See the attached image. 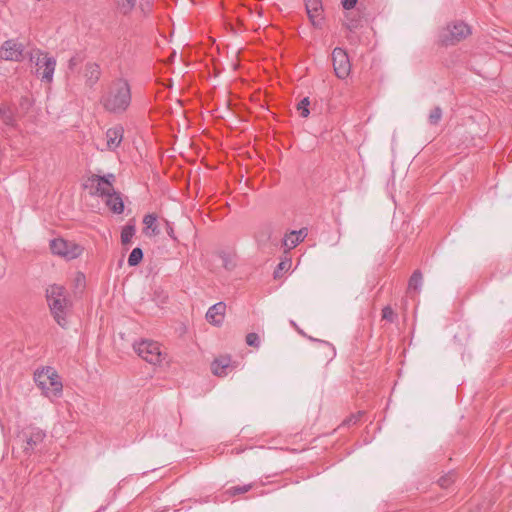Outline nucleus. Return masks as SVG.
<instances>
[{
  "mask_svg": "<svg viewBox=\"0 0 512 512\" xmlns=\"http://www.w3.org/2000/svg\"><path fill=\"white\" fill-rule=\"evenodd\" d=\"M101 75L100 66L95 62H88L85 65L84 77L86 84L89 87H93L99 80Z\"/></svg>",
  "mask_w": 512,
  "mask_h": 512,
  "instance_id": "14",
  "label": "nucleus"
},
{
  "mask_svg": "<svg viewBox=\"0 0 512 512\" xmlns=\"http://www.w3.org/2000/svg\"><path fill=\"white\" fill-rule=\"evenodd\" d=\"M342 6L346 10H350L355 7L357 0H341Z\"/></svg>",
  "mask_w": 512,
  "mask_h": 512,
  "instance_id": "35",
  "label": "nucleus"
},
{
  "mask_svg": "<svg viewBox=\"0 0 512 512\" xmlns=\"http://www.w3.org/2000/svg\"><path fill=\"white\" fill-rule=\"evenodd\" d=\"M286 265H287V263H286V262H280V263H279V265H278V268H279L280 270H283V269H285V268H286Z\"/></svg>",
  "mask_w": 512,
  "mask_h": 512,
  "instance_id": "38",
  "label": "nucleus"
},
{
  "mask_svg": "<svg viewBox=\"0 0 512 512\" xmlns=\"http://www.w3.org/2000/svg\"><path fill=\"white\" fill-rule=\"evenodd\" d=\"M311 24L315 28H321L324 22L323 7L306 10Z\"/></svg>",
  "mask_w": 512,
  "mask_h": 512,
  "instance_id": "20",
  "label": "nucleus"
},
{
  "mask_svg": "<svg viewBox=\"0 0 512 512\" xmlns=\"http://www.w3.org/2000/svg\"><path fill=\"white\" fill-rule=\"evenodd\" d=\"M510 57H511V59H512V53L510 54Z\"/></svg>",
  "mask_w": 512,
  "mask_h": 512,
  "instance_id": "41",
  "label": "nucleus"
},
{
  "mask_svg": "<svg viewBox=\"0 0 512 512\" xmlns=\"http://www.w3.org/2000/svg\"><path fill=\"white\" fill-rule=\"evenodd\" d=\"M309 105L310 101L308 97L303 98L298 104H297V111L300 114L301 117L306 118L308 117L310 111H309Z\"/></svg>",
  "mask_w": 512,
  "mask_h": 512,
  "instance_id": "25",
  "label": "nucleus"
},
{
  "mask_svg": "<svg viewBox=\"0 0 512 512\" xmlns=\"http://www.w3.org/2000/svg\"><path fill=\"white\" fill-rule=\"evenodd\" d=\"M166 225H167L166 231H167L168 236L171 237L172 239H176L174 230H173L172 226L170 225V223L167 222Z\"/></svg>",
  "mask_w": 512,
  "mask_h": 512,
  "instance_id": "37",
  "label": "nucleus"
},
{
  "mask_svg": "<svg viewBox=\"0 0 512 512\" xmlns=\"http://www.w3.org/2000/svg\"><path fill=\"white\" fill-rule=\"evenodd\" d=\"M231 359L229 356H221L215 359L211 364V370L216 376H226L227 370L230 368Z\"/></svg>",
  "mask_w": 512,
  "mask_h": 512,
  "instance_id": "15",
  "label": "nucleus"
},
{
  "mask_svg": "<svg viewBox=\"0 0 512 512\" xmlns=\"http://www.w3.org/2000/svg\"><path fill=\"white\" fill-rule=\"evenodd\" d=\"M131 100V86L128 80L118 78L110 84L107 92L102 95L100 103L107 112L122 114L129 108Z\"/></svg>",
  "mask_w": 512,
  "mask_h": 512,
  "instance_id": "1",
  "label": "nucleus"
},
{
  "mask_svg": "<svg viewBox=\"0 0 512 512\" xmlns=\"http://www.w3.org/2000/svg\"><path fill=\"white\" fill-rule=\"evenodd\" d=\"M0 116L6 125H13L14 118L12 113L6 108H0Z\"/></svg>",
  "mask_w": 512,
  "mask_h": 512,
  "instance_id": "29",
  "label": "nucleus"
},
{
  "mask_svg": "<svg viewBox=\"0 0 512 512\" xmlns=\"http://www.w3.org/2000/svg\"><path fill=\"white\" fill-rule=\"evenodd\" d=\"M252 488H253V484H246L243 486H234V487L229 488L227 490V493L230 494L231 496H234L237 494L246 493V492L250 491Z\"/></svg>",
  "mask_w": 512,
  "mask_h": 512,
  "instance_id": "26",
  "label": "nucleus"
},
{
  "mask_svg": "<svg viewBox=\"0 0 512 512\" xmlns=\"http://www.w3.org/2000/svg\"><path fill=\"white\" fill-rule=\"evenodd\" d=\"M290 323H291L292 326L297 328L296 323L294 321H291Z\"/></svg>",
  "mask_w": 512,
  "mask_h": 512,
  "instance_id": "40",
  "label": "nucleus"
},
{
  "mask_svg": "<svg viewBox=\"0 0 512 512\" xmlns=\"http://www.w3.org/2000/svg\"><path fill=\"white\" fill-rule=\"evenodd\" d=\"M423 276L419 270L413 272L409 279L408 283V291H416L419 292L422 286Z\"/></svg>",
  "mask_w": 512,
  "mask_h": 512,
  "instance_id": "21",
  "label": "nucleus"
},
{
  "mask_svg": "<svg viewBox=\"0 0 512 512\" xmlns=\"http://www.w3.org/2000/svg\"><path fill=\"white\" fill-rule=\"evenodd\" d=\"M106 176H107L108 180H110V181H111V183H112V182L114 181V179H115V176H114L113 174H108V175H106Z\"/></svg>",
  "mask_w": 512,
  "mask_h": 512,
  "instance_id": "39",
  "label": "nucleus"
},
{
  "mask_svg": "<svg viewBox=\"0 0 512 512\" xmlns=\"http://www.w3.org/2000/svg\"><path fill=\"white\" fill-rule=\"evenodd\" d=\"M225 312L226 304L224 302H218L208 309L206 320L214 326H220L224 321Z\"/></svg>",
  "mask_w": 512,
  "mask_h": 512,
  "instance_id": "12",
  "label": "nucleus"
},
{
  "mask_svg": "<svg viewBox=\"0 0 512 512\" xmlns=\"http://www.w3.org/2000/svg\"><path fill=\"white\" fill-rule=\"evenodd\" d=\"M34 380L46 397L52 399L61 396L63 385L54 368L45 367L37 370L34 374Z\"/></svg>",
  "mask_w": 512,
  "mask_h": 512,
  "instance_id": "3",
  "label": "nucleus"
},
{
  "mask_svg": "<svg viewBox=\"0 0 512 512\" xmlns=\"http://www.w3.org/2000/svg\"><path fill=\"white\" fill-rule=\"evenodd\" d=\"M290 233L292 234V237H294V238L297 237V240H299V243L302 242L305 239V237L307 236V230L305 228L300 229L298 231H291Z\"/></svg>",
  "mask_w": 512,
  "mask_h": 512,
  "instance_id": "34",
  "label": "nucleus"
},
{
  "mask_svg": "<svg viewBox=\"0 0 512 512\" xmlns=\"http://www.w3.org/2000/svg\"><path fill=\"white\" fill-rule=\"evenodd\" d=\"M135 234V228L132 225H126L123 227L121 231V242L123 245H126L131 242Z\"/></svg>",
  "mask_w": 512,
  "mask_h": 512,
  "instance_id": "24",
  "label": "nucleus"
},
{
  "mask_svg": "<svg viewBox=\"0 0 512 512\" xmlns=\"http://www.w3.org/2000/svg\"><path fill=\"white\" fill-rule=\"evenodd\" d=\"M143 259V251L141 248H134L129 257H128V265L129 266H137Z\"/></svg>",
  "mask_w": 512,
  "mask_h": 512,
  "instance_id": "23",
  "label": "nucleus"
},
{
  "mask_svg": "<svg viewBox=\"0 0 512 512\" xmlns=\"http://www.w3.org/2000/svg\"><path fill=\"white\" fill-rule=\"evenodd\" d=\"M282 244L285 247V249L291 250L299 244V240H297V237L296 238L292 237V234L289 233V234L285 235Z\"/></svg>",
  "mask_w": 512,
  "mask_h": 512,
  "instance_id": "27",
  "label": "nucleus"
},
{
  "mask_svg": "<svg viewBox=\"0 0 512 512\" xmlns=\"http://www.w3.org/2000/svg\"><path fill=\"white\" fill-rule=\"evenodd\" d=\"M455 480L454 473H449L439 479V485L442 488H448Z\"/></svg>",
  "mask_w": 512,
  "mask_h": 512,
  "instance_id": "32",
  "label": "nucleus"
},
{
  "mask_svg": "<svg viewBox=\"0 0 512 512\" xmlns=\"http://www.w3.org/2000/svg\"><path fill=\"white\" fill-rule=\"evenodd\" d=\"M471 34L470 27L464 22H455L447 25L439 33V41L445 46L455 45Z\"/></svg>",
  "mask_w": 512,
  "mask_h": 512,
  "instance_id": "6",
  "label": "nucleus"
},
{
  "mask_svg": "<svg viewBox=\"0 0 512 512\" xmlns=\"http://www.w3.org/2000/svg\"><path fill=\"white\" fill-rule=\"evenodd\" d=\"M143 224L145 226L144 233L148 236H156L160 233L157 225V216L155 214H147L143 218Z\"/></svg>",
  "mask_w": 512,
  "mask_h": 512,
  "instance_id": "17",
  "label": "nucleus"
},
{
  "mask_svg": "<svg viewBox=\"0 0 512 512\" xmlns=\"http://www.w3.org/2000/svg\"><path fill=\"white\" fill-rule=\"evenodd\" d=\"M442 118V110L440 107H435L429 114V122L432 125H436Z\"/></svg>",
  "mask_w": 512,
  "mask_h": 512,
  "instance_id": "28",
  "label": "nucleus"
},
{
  "mask_svg": "<svg viewBox=\"0 0 512 512\" xmlns=\"http://www.w3.org/2000/svg\"><path fill=\"white\" fill-rule=\"evenodd\" d=\"M246 343L249 346L258 348L260 346V338L257 333H248L246 336Z\"/></svg>",
  "mask_w": 512,
  "mask_h": 512,
  "instance_id": "31",
  "label": "nucleus"
},
{
  "mask_svg": "<svg viewBox=\"0 0 512 512\" xmlns=\"http://www.w3.org/2000/svg\"><path fill=\"white\" fill-rule=\"evenodd\" d=\"M23 46L14 40H7L2 45V58L9 61L22 59Z\"/></svg>",
  "mask_w": 512,
  "mask_h": 512,
  "instance_id": "10",
  "label": "nucleus"
},
{
  "mask_svg": "<svg viewBox=\"0 0 512 512\" xmlns=\"http://www.w3.org/2000/svg\"><path fill=\"white\" fill-rule=\"evenodd\" d=\"M46 299L54 320L59 326L65 328L68 324L67 316L72 305L66 288L57 284L48 286Z\"/></svg>",
  "mask_w": 512,
  "mask_h": 512,
  "instance_id": "2",
  "label": "nucleus"
},
{
  "mask_svg": "<svg viewBox=\"0 0 512 512\" xmlns=\"http://www.w3.org/2000/svg\"><path fill=\"white\" fill-rule=\"evenodd\" d=\"M382 318L389 322H394L396 319V314L390 306H385L382 309Z\"/></svg>",
  "mask_w": 512,
  "mask_h": 512,
  "instance_id": "30",
  "label": "nucleus"
},
{
  "mask_svg": "<svg viewBox=\"0 0 512 512\" xmlns=\"http://www.w3.org/2000/svg\"><path fill=\"white\" fill-rule=\"evenodd\" d=\"M23 436L26 442V445L23 447L24 452L30 453L37 445L43 442L46 434L40 428H31L29 432H24Z\"/></svg>",
  "mask_w": 512,
  "mask_h": 512,
  "instance_id": "11",
  "label": "nucleus"
},
{
  "mask_svg": "<svg viewBox=\"0 0 512 512\" xmlns=\"http://www.w3.org/2000/svg\"><path fill=\"white\" fill-rule=\"evenodd\" d=\"M106 205L116 214H121L124 211V203L119 193L114 190L111 194L106 196Z\"/></svg>",
  "mask_w": 512,
  "mask_h": 512,
  "instance_id": "16",
  "label": "nucleus"
},
{
  "mask_svg": "<svg viewBox=\"0 0 512 512\" xmlns=\"http://www.w3.org/2000/svg\"><path fill=\"white\" fill-rule=\"evenodd\" d=\"M88 181L91 184V188H94L92 192L94 195L106 197L114 190L113 183L108 180L107 176L92 175Z\"/></svg>",
  "mask_w": 512,
  "mask_h": 512,
  "instance_id": "9",
  "label": "nucleus"
},
{
  "mask_svg": "<svg viewBox=\"0 0 512 512\" xmlns=\"http://www.w3.org/2000/svg\"><path fill=\"white\" fill-rule=\"evenodd\" d=\"M304 2L306 10L323 7L322 0H304Z\"/></svg>",
  "mask_w": 512,
  "mask_h": 512,
  "instance_id": "33",
  "label": "nucleus"
},
{
  "mask_svg": "<svg viewBox=\"0 0 512 512\" xmlns=\"http://www.w3.org/2000/svg\"><path fill=\"white\" fill-rule=\"evenodd\" d=\"M50 249L54 255L61 256L67 260L80 257L83 247L75 242L66 241L62 238H55L50 241Z\"/></svg>",
  "mask_w": 512,
  "mask_h": 512,
  "instance_id": "7",
  "label": "nucleus"
},
{
  "mask_svg": "<svg viewBox=\"0 0 512 512\" xmlns=\"http://www.w3.org/2000/svg\"><path fill=\"white\" fill-rule=\"evenodd\" d=\"M133 347L137 355L149 364L159 365L166 358V354L162 351L161 345L156 341L147 339L141 340L135 343Z\"/></svg>",
  "mask_w": 512,
  "mask_h": 512,
  "instance_id": "4",
  "label": "nucleus"
},
{
  "mask_svg": "<svg viewBox=\"0 0 512 512\" xmlns=\"http://www.w3.org/2000/svg\"><path fill=\"white\" fill-rule=\"evenodd\" d=\"M272 232H273V229H272L271 224L262 225L258 229V231L255 233V239H256L258 245L259 246L266 245L272 236Z\"/></svg>",
  "mask_w": 512,
  "mask_h": 512,
  "instance_id": "18",
  "label": "nucleus"
},
{
  "mask_svg": "<svg viewBox=\"0 0 512 512\" xmlns=\"http://www.w3.org/2000/svg\"><path fill=\"white\" fill-rule=\"evenodd\" d=\"M124 129L121 125H116L109 128L106 132L107 148L109 150H115L119 147L122 142Z\"/></svg>",
  "mask_w": 512,
  "mask_h": 512,
  "instance_id": "13",
  "label": "nucleus"
},
{
  "mask_svg": "<svg viewBox=\"0 0 512 512\" xmlns=\"http://www.w3.org/2000/svg\"><path fill=\"white\" fill-rule=\"evenodd\" d=\"M360 415H352L343 422V425L350 426L356 424L359 421Z\"/></svg>",
  "mask_w": 512,
  "mask_h": 512,
  "instance_id": "36",
  "label": "nucleus"
},
{
  "mask_svg": "<svg viewBox=\"0 0 512 512\" xmlns=\"http://www.w3.org/2000/svg\"><path fill=\"white\" fill-rule=\"evenodd\" d=\"M84 58L82 53H75L68 61V71L71 73L76 72L78 66L83 63Z\"/></svg>",
  "mask_w": 512,
  "mask_h": 512,
  "instance_id": "22",
  "label": "nucleus"
},
{
  "mask_svg": "<svg viewBox=\"0 0 512 512\" xmlns=\"http://www.w3.org/2000/svg\"><path fill=\"white\" fill-rule=\"evenodd\" d=\"M30 60L35 63L36 75L42 82L52 83L56 68V59L47 53L37 51L31 55Z\"/></svg>",
  "mask_w": 512,
  "mask_h": 512,
  "instance_id": "5",
  "label": "nucleus"
},
{
  "mask_svg": "<svg viewBox=\"0 0 512 512\" xmlns=\"http://www.w3.org/2000/svg\"><path fill=\"white\" fill-rule=\"evenodd\" d=\"M137 0H113L116 11L122 15L130 14L135 8Z\"/></svg>",
  "mask_w": 512,
  "mask_h": 512,
  "instance_id": "19",
  "label": "nucleus"
},
{
  "mask_svg": "<svg viewBox=\"0 0 512 512\" xmlns=\"http://www.w3.org/2000/svg\"><path fill=\"white\" fill-rule=\"evenodd\" d=\"M332 63L335 75L339 79H346L351 72V63L346 51L336 47L332 51Z\"/></svg>",
  "mask_w": 512,
  "mask_h": 512,
  "instance_id": "8",
  "label": "nucleus"
}]
</instances>
